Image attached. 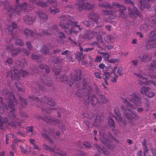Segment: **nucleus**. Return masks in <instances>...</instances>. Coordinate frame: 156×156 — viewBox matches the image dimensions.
Returning a JSON list of instances; mask_svg holds the SVG:
<instances>
[{
    "label": "nucleus",
    "instance_id": "obj_1",
    "mask_svg": "<svg viewBox=\"0 0 156 156\" xmlns=\"http://www.w3.org/2000/svg\"><path fill=\"white\" fill-rule=\"evenodd\" d=\"M29 99V101L32 105L37 104L38 106L42 111L44 116H43L42 115H41L39 117L40 119L47 122H48L49 120H51L57 123L59 122V120L49 117L48 114L51 112V109H54L58 113H59L61 109V108L58 107L57 108L55 107V108H47L44 107L45 105H48L52 107L55 105V104L52 99L50 98L48 99L47 97L44 96L40 100V98H37L34 96H30Z\"/></svg>",
    "mask_w": 156,
    "mask_h": 156
},
{
    "label": "nucleus",
    "instance_id": "obj_2",
    "mask_svg": "<svg viewBox=\"0 0 156 156\" xmlns=\"http://www.w3.org/2000/svg\"><path fill=\"white\" fill-rule=\"evenodd\" d=\"M94 89L96 91V96L92 94L88 98H85L84 104L86 105L91 104L93 106L96 105L98 103L100 105L106 104L108 100L105 96L101 93L98 86L94 85Z\"/></svg>",
    "mask_w": 156,
    "mask_h": 156
},
{
    "label": "nucleus",
    "instance_id": "obj_3",
    "mask_svg": "<svg viewBox=\"0 0 156 156\" xmlns=\"http://www.w3.org/2000/svg\"><path fill=\"white\" fill-rule=\"evenodd\" d=\"M73 76H71L70 77H67L65 75H62L60 76V80L61 82H65L70 87L72 86L75 81H77L76 83L77 87H80L81 83L79 82V81L81 79V72L79 69H77L75 71V74Z\"/></svg>",
    "mask_w": 156,
    "mask_h": 156
},
{
    "label": "nucleus",
    "instance_id": "obj_4",
    "mask_svg": "<svg viewBox=\"0 0 156 156\" xmlns=\"http://www.w3.org/2000/svg\"><path fill=\"white\" fill-rule=\"evenodd\" d=\"M61 18L63 22H61L59 23V25L62 29H68L69 28L71 25L72 27L74 26L77 27L79 31H81L82 29L80 25L77 24L78 22L73 21L72 17L69 16L68 14L62 15Z\"/></svg>",
    "mask_w": 156,
    "mask_h": 156
},
{
    "label": "nucleus",
    "instance_id": "obj_5",
    "mask_svg": "<svg viewBox=\"0 0 156 156\" xmlns=\"http://www.w3.org/2000/svg\"><path fill=\"white\" fill-rule=\"evenodd\" d=\"M131 107V105L126 99H122L121 108L124 115L129 120H131L136 117L135 113L133 112H131L129 109V108Z\"/></svg>",
    "mask_w": 156,
    "mask_h": 156
},
{
    "label": "nucleus",
    "instance_id": "obj_6",
    "mask_svg": "<svg viewBox=\"0 0 156 156\" xmlns=\"http://www.w3.org/2000/svg\"><path fill=\"white\" fill-rule=\"evenodd\" d=\"M83 87L82 89H79L77 90L76 92V95L78 97L80 98H83L86 96H88L87 97H85V98H88L89 96H91L92 94L93 90L92 87L88 84L83 82Z\"/></svg>",
    "mask_w": 156,
    "mask_h": 156
},
{
    "label": "nucleus",
    "instance_id": "obj_7",
    "mask_svg": "<svg viewBox=\"0 0 156 156\" xmlns=\"http://www.w3.org/2000/svg\"><path fill=\"white\" fill-rule=\"evenodd\" d=\"M16 5L15 9H13L10 8L8 10V12L9 13V19H10L11 17L14 15L16 16V15H18L22 12H25L27 10V3H24L19 5L18 4L19 0H16Z\"/></svg>",
    "mask_w": 156,
    "mask_h": 156
},
{
    "label": "nucleus",
    "instance_id": "obj_8",
    "mask_svg": "<svg viewBox=\"0 0 156 156\" xmlns=\"http://www.w3.org/2000/svg\"><path fill=\"white\" fill-rule=\"evenodd\" d=\"M124 3L126 4H131L132 8L131 7L128 8L127 10L129 16L134 19L138 16L140 18H142V15L138 11L137 8L134 5V4L131 0H125Z\"/></svg>",
    "mask_w": 156,
    "mask_h": 156
},
{
    "label": "nucleus",
    "instance_id": "obj_9",
    "mask_svg": "<svg viewBox=\"0 0 156 156\" xmlns=\"http://www.w3.org/2000/svg\"><path fill=\"white\" fill-rule=\"evenodd\" d=\"M115 139L114 137L112 135L107 136L104 134H101L100 138L101 142L108 148L111 149H112L114 148L111 144Z\"/></svg>",
    "mask_w": 156,
    "mask_h": 156
},
{
    "label": "nucleus",
    "instance_id": "obj_10",
    "mask_svg": "<svg viewBox=\"0 0 156 156\" xmlns=\"http://www.w3.org/2000/svg\"><path fill=\"white\" fill-rule=\"evenodd\" d=\"M86 0H79L78 2L75 4L76 6H78V9L80 11L87 9V10L92 9L94 7V5L90 4L88 3H85Z\"/></svg>",
    "mask_w": 156,
    "mask_h": 156
},
{
    "label": "nucleus",
    "instance_id": "obj_11",
    "mask_svg": "<svg viewBox=\"0 0 156 156\" xmlns=\"http://www.w3.org/2000/svg\"><path fill=\"white\" fill-rule=\"evenodd\" d=\"M41 82L43 83V84L46 86L47 87H49L51 86L52 83L51 81V80L49 78H47L45 79V77L44 78L42 77V78L41 79ZM41 85L39 84H37L39 89L43 91H45L47 90L46 88L43 86L42 84L41 83Z\"/></svg>",
    "mask_w": 156,
    "mask_h": 156
},
{
    "label": "nucleus",
    "instance_id": "obj_12",
    "mask_svg": "<svg viewBox=\"0 0 156 156\" xmlns=\"http://www.w3.org/2000/svg\"><path fill=\"white\" fill-rule=\"evenodd\" d=\"M2 94L4 96L5 100L9 101L12 100L13 99V101L15 103L17 104H18V101L16 99L15 96L12 91L5 89L2 91Z\"/></svg>",
    "mask_w": 156,
    "mask_h": 156
},
{
    "label": "nucleus",
    "instance_id": "obj_13",
    "mask_svg": "<svg viewBox=\"0 0 156 156\" xmlns=\"http://www.w3.org/2000/svg\"><path fill=\"white\" fill-rule=\"evenodd\" d=\"M138 58L142 62H147L152 59V56L148 53H141L139 54Z\"/></svg>",
    "mask_w": 156,
    "mask_h": 156
},
{
    "label": "nucleus",
    "instance_id": "obj_14",
    "mask_svg": "<svg viewBox=\"0 0 156 156\" xmlns=\"http://www.w3.org/2000/svg\"><path fill=\"white\" fill-rule=\"evenodd\" d=\"M21 32L23 33L26 38L30 37L31 38H35L36 37L37 34H36L32 30L29 28H25L21 30Z\"/></svg>",
    "mask_w": 156,
    "mask_h": 156
},
{
    "label": "nucleus",
    "instance_id": "obj_15",
    "mask_svg": "<svg viewBox=\"0 0 156 156\" xmlns=\"http://www.w3.org/2000/svg\"><path fill=\"white\" fill-rule=\"evenodd\" d=\"M98 34L97 32L89 30L83 33V37L88 40H90L94 37H96Z\"/></svg>",
    "mask_w": 156,
    "mask_h": 156
},
{
    "label": "nucleus",
    "instance_id": "obj_16",
    "mask_svg": "<svg viewBox=\"0 0 156 156\" xmlns=\"http://www.w3.org/2000/svg\"><path fill=\"white\" fill-rule=\"evenodd\" d=\"M35 19V16L32 14H27L23 17L24 21L28 25L31 24Z\"/></svg>",
    "mask_w": 156,
    "mask_h": 156
},
{
    "label": "nucleus",
    "instance_id": "obj_17",
    "mask_svg": "<svg viewBox=\"0 0 156 156\" xmlns=\"http://www.w3.org/2000/svg\"><path fill=\"white\" fill-rule=\"evenodd\" d=\"M20 76L17 73L16 74L14 70H10L7 72V77H10L12 80H19Z\"/></svg>",
    "mask_w": 156,
    "mask_h": 156
},
{
    "label": "nucleus",
    "instance_id": "obj_18",
    "mask_svg": "<svg viewBox=\"0 0 156 156\" xmlns=\"http://www.w3.org/2000/svg\"><path fill=\"white\" fill-rule=\"evenodd\" d=\"M138 6L141 10H144V9H150V5L147 2L146 0H140V2L138 4Z\"/></svg>",
    "mask_w": 156,
    "mask_h": 156
},
{
    "label": "nucleus",
    "instance_id": "obj_19",
    "mask_svg": "<svg viewBox=\"0 0 156 156\" xmlns=\"http://www.w3.org/2000/svg\"><path fill=\"white\" fill-rule=\"evenodd\" d=\"M57 2L52 0H48L46 2H38L37 3V5L42 7H47L50 5L53 4L56 5Z\"/></svg>",
    "mask_w": 156,
    "mask_h": 156
},
{
    "label": "nucleus",
    "instance_id": "obj_20",
    "mask_svg": "<svg viewBox=\"0 0 156 156\" xmlns=\"http://www.w3.org/2000/svg\"><path fill=\"white\" fill-rule=\"evenodd\" d=\"M150 27L156 28V16L149 17L146 19Z\"/></svg>",
    "mask_w": 156,
    "mask_h": 156
},
{
    "label": "nucleus",
    "instance_id": "obj_21",
    "mask_svg": "<svg viewBox=\"0 0 156 156\" xmlns=\"http://www.w3.org/2000/svg\"><path fill=\"white\" fill-rule=\"evenodd\" d=\"M16 64L18 67L21 70L22 69L24 68L25 66H27L28 65L27 62L24 59H23L22 60L20 59L19 61L16 62Z\"/></svg>",
    "mask_w": 156,
    "mask_h": 156
},
{
    "label": "nucleus",
    "instance_id": "obj_22",
    "mask_svg": "<svg viewBox=\"0 0 156 156\" xmlns=\"http://www.w3.org/2000/svg\"><path fill=\"white\" fill-rule=\"evenodd\" d=\"M9 108L11 110L10 111L11 113V114H12V117L14 118H15L16 117V115L14 113L15 111V106L14 104L12 101V100L9 101L7 102Z\"/></svg>",
    "mask_w": 156,
    "mask_h": 156
},
{
    "label": "nucleus",
    "instance_id": "obj_23",
    "mask_svg": "<svg viewBox=\"0 0 156 156\" xmlns=\"http://www.w3.org/2000/svg\"><path fill=\"white\" fill-rule=\"evenodd\" d=\"M117 11L115 10H106L105 12V15L108 16L109 19H113L116 16Z\"/></svg>",
    "mask_w": 156,
    "mask_h": 156
},
{
    "label": "nucleus",
    "instance_id": "obj_24",
    "mask_svg": "<svg viewBox=\"0 0 156 156\" xmlns=\"http://www.w3.org/2000/svg\"><path fill=\"white\" fill-rule=\"evenodd\" d=\"M88 17L90 20H91L94 22L97 23L99 16L97 14L94 12H90L88 15Z\"/></svg>",
    "mask_w": 156,
    "mask_h": 156
},
{
    "label": "nucleus",
    "instance_id": "obj_25",
    "mask_svg": "<svg viewBox=\"0 0 156 156\" xmlns=\"http://www.w3.org/2000/svg\"><path fill=\"white\" fill-rule=\"evenodd\" d=\"M37 14L39 19L47 20L48 17L47 15L41 10H38L37 12Z\"/></svg>",
    "mask_w": 156,
    "mask_h": 156
},
{
    "label": "nucleus",
    "instance_id": "obj_26",
    "mask_svg": "<svg viewBox=\"0 0 156 156\" xmlns=\"http://www.w3.org/2000/svg\"><path fill=\"white\" fill-rule=\"evenodd\" d=\"M156 40V32L154 31H151L149 35L147 42L150 43Z\"/></svg>",
    "mask_w": 156,
    "mask_h": 156
},
{
    "label": "nucleus",
    "instance_id": "obj_27",
    "mask_svg": "<svg viewBox=\"0 0 156 156\" xmlns=\"http://www.w3.org/2000/svg\"><path fill=\"white\" fill-rule=\"evenodd\" d=\"M150 27V26L148 24V22L146 21V19L144 22V24H143L141 25L140 29L141 31L146 32L148 30Z\"/></svg>",
    "mask_w": 156,
    "mask_h": 156
},
{
    "label": "nucleus",
    "instance_id": "obj_28",
    "mask_svg": "<svg viewBox=\"0 0 156 156\" xmlns=\"http://www.w3.org/2000/svg\"><path fill=\"white\" fill-rule=\"evenodd\" d=\"M17 24L14 22L12 23V26H9L7 28L8 32L10 34L12 35V37H13L14 35L13 33V29L17 28Z\"/></svg>",
    "mask_w": 156,
    "mask_h": 156
},
{
    "label": "nucleus",
    "instance_id": "obj_29",
    "mask_svg": "<svg viewBox=\"0 0 156 156\" xmlns=\"http://www.w3.org/2000/svg\"><path fill=\"white\" fill-rule=\"evenodd\" d=\"M0 6H3L5 9L7 10L8 11V10L10 8H12L11 7H10L9 3L7 0H5L3 1H0Z\"/></svg>",
    "mask_w": 156,
    "mask_h": 156
},
{
    "label": "nucleus",
    "instance_id": "obj_30",
    "mask_svg": "<svg viewBox=\"0 0 156 156\" xmlns=\"http://www.w3.org/2000/svg\"><path fill=\"white\" fill-rule=\"evenodd\" d=\"M38 67L43 71L44 72L45 71L46 73L50 72V68L46 64H40L38 66Z\"/></svg>",
    "mask_w": 156,
    "mask_h": 156
},
{
    "label": "nucleus",
    "instance_id": "obj_31",
    "mask_svg": "<svg viewBox=\"0 0 156 156\" xmlns=\"http://www.w3.org/2000/svg\"><path fill=\"white\" fill-rule=\"evenodd\" d=\"M12 117V121H10L9 124L12 126H16L17 124H19L20 123V122L18 119H16V117L15 118H14L12 117V114H11Z\"/></svg>",
    "mask_w": 156,
    "mask_h": 156
},
{
    "label": "nucleus",
    "instance_id": "obj_32",
    "mask_svg": "<svg viewBox=\"0 0 156 156\" xmlns=\"http://www.w3.org/2000/svg\"><path fill=\"white\" fill-rule=\"evenodd\" d=\"M114 112L116 115V116L114 115V117L117 121L118 120V119H119L120 120V119H122L121 114L119 112V108L117 107H116L114 108Z\"/></svg>",
    "mask_w": 156,
    "mask_h": 156
},
{
    "label": "nucleus",
    "instance_id": "obj_33",
    "mask_svg": "<svg viewBox=\"0 0 156 156\" xmlns=\"http://www.w3.org/2000/svg\"><path fill=\"white\" fill-rule=\"evenodd\" d=\"M75 58L78 61H82L84 60L85 56L82 52L76 51L75 55Z\"/></svg>",
    "mask_w": 156,
    "mask_h": 156
},
{
    "label": "nucleus",
    "instance_id": "obj_34",
    "mask_svg": "<svg viewBox=\"0 0 156 156\" xmlns=\"http://www.w3.org/2000/svg\"><path fill=\"white\" fill-rule=\"evenodd\" d=\"M19 101L20 105L23 108L25 107L27 104V99H24L20 97H19Z\"/></svg>",
    "mask_w": 156,
    "mask_h": 156
},
{
    "label": "nucleus",
    "instance_id": "obj_35",
    "mask_svg": "<svg viewBox=\"0 0 156 156\" xmlns=\"http://www.w3.org/2000/svg\"><path fill=\"white\" fill-rule=\"evenodd\" d=\"M96 38L98 43L100 46H104L105 45V42L101 35L98 34Z\"/></svg>",
    "mask_w": 156,
    "mask_h": 156
},
{
    "label": "nucleus",
    "instance_id": "obj_36",
    "mask_svg": "<svg viewBox=\"0 0 156 156\" xmlns=\"http://www.w3.org/2000/svg\"><path fill=\"white\" fill-rule=\"evenodd\" d=\"M41 52L44 55H47L49 54L50 51V49L48 47L46 46H43L41 47Z\"/></svg>",
    "mask_w": 156,
    "mask_h": 156
},
{
    "label": "nucleus",
    "instance_id": "obj_37",
    "mask_svg": "<svg viewBox=\"0 0 156 156\" xmlns=\"http://www.w3.org/2000/svg\"><path fill=\"white\" fill-rule=\"evenodd\" d=\"M49 10L50 12L52 14H54L59 12V10L55 6L49 7Z\"/></svg>",
    "mask_w": 156,
    "mask_h": 156
},
{
    "label": "nucleus",
    "instance_id": "obj_38",
    "mask_svg": "<svg viewBox=\"0 0 156 156\" xmlns=\"http://www.w3.org/2000/svg\"><path fill=\"white\" fill-rule=\"evenodd\" d=\"M112 7L115 8H118L119 9L121 8H123L124 10L126 9V7H124V6L121 4H119L117 2H113L112 3Z\"/></svg>",
    "mask_w": 156,
    "mask_h": 156
},
{
    "label": "nucleus",
    "instance_id": "obj_39",
    "mask_svg": "<svg viewBox=\"0 0 156 156\" xmlns=\"http://www.w3.org/2000/svg\"><path fill=\"white\" fill-rule=\"evenodd\" d=\"M156 47V43H152L145 46L144 49L145 50H150L151 49Z\"/></svg>",
    "mask_w": 156,
    "mask_h": 156
},
{
    "label": "nucleus",
    "instance_id": "obj_40",
    "mask_svg": "<svg viewBox=\"0 0 156 156\" xmlns=\"http://www.w3.org/2000/svg\"><path fill=\"white\" fill-rule=\"evenodd\" d=\"M130 101L138 106H141L142 105V103L140 100H138L133 98H131L130 99Z\"/></svg>",
    "mask_w": 156,
    "mask_h": 156
},
{
    "label": "nucleus",
    "instance_id": "obj_41",
    "mask_svg": "<svg viewBox=\"0 0 156 156\" xmlns=\"http://www.w3.org/2000/svg\"><path fill=\"white\" fill-rule=\"evenodd\" d=\"M53 70L55 75H59L60 72H61L60 66H54Z\"/></svg>",
    "mask_w": 156,
    "mask_h": 156
},
{
    "label": "nucleus",
    "instance_id": "obj_42",
    "mask_svg": "<svg viewBox=\"0 0 156 156\" xmlns=\"http://www.w3.org/2000/svg\"><path fill=\"white\" fill-rule=\"evenodd\" d=\"M99 5L101 7L105 8L111 9L112 8V5L109 3L106 2H104L100 3L99 4Z\"/></svg>",
    "mask_w": 156,
    "mask_h": 156
},
{
    "label": "nucleus",
    "instance_id": "obj_43",
    "mask_svg": "<svg viewBox=\"0 0 156 156\" xmlns=\"http://www.w3.org/2000/svg\"><path fill=\"white\" fill-rule=\"evenodd\" d=\"M124 10L123 8H120L119 9V16L122 18L125 19L127 15L125 14L124 13Z\"/></svg>",
    "mask_w": 156,
    "mask_h": 156
},
{
    "label": "nucleus",
    "instance_id": "obj_44",
    "mask_svg": "<svg viewBox=\"0 0 156 156\" xmlns=\"http://www.w3.org/2000/svg\"><path fill=\"white\" fill-rule=\"evenodd\" d=\"M150 69L153 70L156 69V61L155 60L152 61L150 63L149 66Z\"/></svg>",
    "mask_w": 156,
    "mask_h": 156
},
{
    "label": "nucleus",
    "instance_id": "obj_45",
    "mask_svg": "<svg viewBox=\"0 0 156 156\" xmlns=\"http://www.w3.org/2000/svg\"><path fill=\"white\" fill-rule=\"evenodd\" d=\"M20 53V48H13V49L10 53L12 56H16L18 54Z\"/></svg>",
    "mask_w": 156,
    "mask_h": 156
},
{
    "label": "nucleus",
    "instance_id": "obj_46",
    "mask_svg": "<svg viewBox=\"0 0 156 156\" xmlns=\"http://www.w3.org/2000/svg\"><path fill=\"white\" fill-rule=\"evenodd\" d=\"M108 124L110 127L112 128V130H114L115 127V124L114 121L112 119H110L108 120Z\"/></svg>",
    "mask_w": 156,
    "mask_h": 156
},
{
    "label": "nucleus",
    "instance_id": "obj_47",
    "mask_svg": "<svg viewBox=\"0 0 156 156\" xmlns=\"http://www.w3.org/2000/svg\"><path fill=\"white\" fill-rule=\"evenodd\" d=\"M49 29L51 33L52 34H54L55 32H58V27L57 25H54L51 26Z\"/></svg>",
    "mask_w": 156,
    "mask_h": 156
},
{
    "label": "nucleus",
    "instance_id": "obj_48",
    "mask_svg": "<svg viewBox=\"0 0 156 156\" xmlns=\"http://www.w3.org/2000/svg\"><path fill=\"white\" fill-rule=\"evenodd\" d=\"M150 90V88L149 87H143L140 90V93L142 94H145L147 93L148 90Z\"/></svg>",
    "mask_w": 156,
    "mask_h": 156
},
{
    "label": "nucleus",
    "instance_id": "obj_49",
    "mask_svg": "<svg viewBox=\"0 0 156 156\" xmlns=\"http://www.w3.org/2000/svg\"><path fill=\"white\" fill-rule=\"evenodd\" d=\"M2 118L0 115V129H2L3 123L4 122H8V121L7 118L6 117L2 119Z\"/></svg>",
    "mask_w": 156,
    "mask_h": 156
},
{
    "label": "nucleus",
    "instance_id": "obj_50",
    "mask_svg": "<svg viewBox=\"0 0 156 156\" xmlns=\"http://www.w3.org/2000/svg\"><path fill=\"white\" fill-rule=\"evenodd\" d=\"M74 27H75L73 26V27H72V28L68 30V33H67L68 34H73L76 35H77V34L79 32V31H75L73 30H74Z\"/></svg>",
    "mask_w": 156,
    "mask_h": 156
},
{
    "label": "nucleus",
    "instance_id": "obj_51",
    "mask_svg": "<svg viewBox=\"0 0 156 156\" xmlns=\"http://www.w3.org/2000/svg\"><path fill=\"white\" fill-rule=\"evenodd\" d=\"M20 53L22 54L24 56H28L29 54V53L27 49L25 48H23L22 50L20 48Z\"/></svg>",
    "mask_w": 156,
    "mask_h": 156
},
{
    "label": "nucleus",
    "instance_id": "obj_52",
    "mask_svg": "<svg viewBox=\"0 0 156 156\" xmlns=\"http://www.w3.org/2000/svg\"><path fill=\"white\" fill-rule=\"evenodd\" d=\"M143 103L145 105V106L147 108L150 105V101L147 98H145L142 100Z\"/></svg>",
    "mask_w": 156,
    "mask_h": 156
},
{
    "label": "nucleus",
    "instance_id": "obj_53",
    "mask_svg": "<svg viewBox=\"0 0 156 156\" xmlns=\"http://www.w3.org/2000/svg\"><path fill=\"white\" fill-rule=\"evenodd\" d=\"M14 48L12 44H8L6 46L5 49L6 51H7L9 52H10V53L11 52V51H12V50Z\"/></svg>",
    "mask_w": 156,
    "mask_h": 156
},
{
    "label": "nucleus",
    "instance_id": "obj_54",
    "mask_svg": "<svg viewBox=\"0 0 156 156\" xmlns=\"http://www.w3.org/2000/svg\"><path fill=\"white\" fill-rule=\"evenodd\" d=\"M43 147L44 149H45L46 150H49V152H55V149H50L49 147L47 146L46 144H43Z\"/></svg>",
    "mask_w": 156,
    "mask_h": 156
},
{
    "label": "nucleus",
    "instance_id": "obj_55",
    "mask_svg": "<svg viewBox=\"0 0 156 156\" xmlns=\"http://www.w3.org/2000/svg\"><path fill=\"white\" fill-rule=\"evenodd\" d=\"M144 83L146 85L156 86V82L151 80L145 81V82Z\"/></svg>",
    "mask_w": 156,
    "mask_h": 156
},
{
    "label": "nucleus",
    "instance_id": "obj_56",
    "mask_svg": "<svg viewBox=\"0 0 156 156\" xmlns=\"http://www.w3.org/2000/svg\"><path fill=\"white\" fill-rule=\"evenodd\" d=\"M15 43L16 44L19 46H22L23 45V42L20 39H16L15 41Z\"/></svg>",
    "mask_w": 156,
    "mask_h": 156
},
{
    "label": "nucleus",
    "instance_id": "obj_57",
    "mask_svg": "<svg viewBox=\"0 0 156 156\" xmlns=\"http://www.w3.org/2000/svg\"><path fill=\"white\" fill-rule=\"evenodd\" d=\"M62 59H61L59 57H57L55 60V62L54 63V66H60L59 63L61 62Z\"/></svg>",
    "mask_w": 156,
    "mask_h": 156
},
{
    "label": "nucleus",
    "instance_id": "obj_58",
    "mask_svg": "<svg viewBox=\"0 0 156 156\" xmlns=\"http://www.w3.org/2000/svg\"><path fill=\"white\" fill-rule=\"evenodd\" d=\"M55 151L54 152L58 154L59 155H60L62 156H65L66 155V153L63 151L58 150L57 151L56 150H55Z\"/></svg>",
    "mask_w": 156,
    "mask_h": 156
},
{
    "label": "nucleus",
    "instance_id": "obj_59",
    "mask_svg": "<svg viewBox=\"0 0 156 156\" xmlns=\"http://www.w3.org/2000/svg\"><path fill=\"white\" fill-rule=\"evenodd\" d=\"M72 54L70 51L66 56L67 59L69 61L73 62V58L72 57Z\"/></svg>",
    "mask_w": 156,
    "mask_h": 156
},
{
    "label": "nucleus",
    "instance_id": "obj_60",
    "mask_svg": "<svg viewBox=\"0 0 156 156\" xmlns=\"http://www.w3.org/2000/svg\"><path fill=\"white\" fill-rule=\"evenodd\" d=\"M112 73H110L108 72H105L104 73V75L105 76V77L104 79H109L110 77L112 76Z\"/></svg>",
    "mask_w": 156,
    "mask_h": 156
},
{
    "label": "nucleus",
    "instance_id": "obj_61",
    "mask_svg": "<svg viewBox=\"0 0 156 156\" xmlns=\"http://www.w3.org/2000/svg\"><path fill=\"white\" fill-rule=\"evenodd\" d=\"M26 46L28 49L31 51L33 49L32 45H31V42L30 41L27 42Z\"/></svg>",
    "mask_w": 156,
    "mask_h": 156
},
{
    "label": "nucleus",
    "instance_id": "obj_62",
    "mask_svg": "<svg viewBox=\"0 0 156 156\" xmlns=\"http://www.w3.org/2000/svg\"><path fill=\"white\" fill-rule=\"evenodd\" d=\"M112 79L111 80V81L112 82L115 83L116 81L117 78L118 77V76L115 73H114L113 76H112Z\"/></svg>",
    "mask_w": 156,
    "mask_h": 156
},
{
    "label": "nucleus",
    "instance_id": "obj_63",
    "mask_svg": "<svg viewBox=\"0 0 156 156\" xmlns=\"http://www.w3.org/2000/svg\"><path fill=\"white\" fill-rule=\"evenodd\" d=\"M19 115L20 117L24 119L28 117V115L25 112H20Z\"/></svg>",
    "mask_w": 156,
    "mask_h": 156
},
{
    "label": "nucleus",
    "instance_id": "obj_64",
    "mask_svg": "<svg viewBox=\"0 0 156 156\" xmlns=\"http://www.w3.org/2000/svg\"><path fill=\"white\" fill-rule=\"evenodd\" d=\"M146 95L149 98H152L154 97V94L150 90H148L147 93H146Z\"/></svg>",
    "mask_w": 156,
    "mask_h": 156
}]
</instances>
